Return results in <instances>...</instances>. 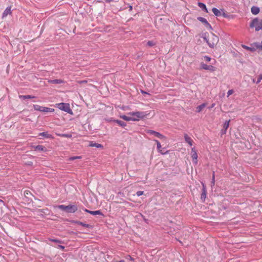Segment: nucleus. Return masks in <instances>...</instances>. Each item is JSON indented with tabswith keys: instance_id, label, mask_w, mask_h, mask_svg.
Listing matches in <instances>:
<instances>
[{
	"instance_id": "obj_1",
	"label": "nucleus",
	"mask_w": 262,
	"mask_h": 262,
	"mask_svg": "<svg viewBox=\"0 0 262 262\" xmlns=\"http://www.w3.org/2000/svg\"><path fill=\"white\" fill-rule=\"evenodd\" d=\"M58 208L61 209L62 211H64L67 213H74L77 209V206L75 205L70 204L68 206L64 205H60L57 206Z\"/></svg>"
},
{
	"instance_id": "obj_2",
	"label": "nucleus",
	"mask_w": 262,
	"mask_h": 262,
	"mask_svg": "<svg viewBox=\"0 0 262 262\" xmlns=\"http://www.w3.org/2000/svg\"><path fill=\"white\" fill-rule=\"evenodd\" d=\"M249 26L251 28H255L256 31L262 30V19L256 17L252 20Z\"/></svg>"
},
{
	"instance_id": "obj_3",
	"label": "nucleus",
	"mask_w": 262,
	"mask_h": 262,
	"mask_svg": "<svg viewBox=\"0 0 262 262\" xmlns=\"http://www.w3.org/2000/svg\"><path fill=\"white\" fill-rule=\"evenodd\" d=\"M209 39V41H207V44L211 48H213L219 41V37L213 33L211 34Z\"/></svg>"
},
{
	"instance_id": "obj_4",
	"label": "nucleus",
	"mask_w": 262,
	"mask_h": 262,
	"mask_svg": "<svg viewBox=\"0 0 262 262\" xmlns=\"http://www.w3.org/2000/svg\"><path fill=\"white\" fill-rule=\"evenodd\" d=\"M56 105L59 109L71 115L73 114V112L70 108V104L69 103L62 102L56 104Z\"/></svg>"
},
{
	"instance_id": "obj_5",
	"label": "nucleus",
	"mask_w": 262,
	"mask_h": 262,
	"mask_svg": "<svg viewBox=\"0 0 262 262\" xmlns=\"http://www.w3.org/2000/svg\"><path fill=\"white\" fill-rule=\"evenodd\" d=\"M33 107L35 110L38 111L42 112H53L54 111V109L52 108H49L47 107L40 106L37 104H34Z\"/></svg>"
},
{
	"instance_id": "obj_6",
	"label": "nucleus",
	"mask_w": 262,
	"mask_h": 262,
	"mask_svg": "<svg viewBox=\"0 0 262 262\" xmlns=\"http://www.w3.org/2000/svg\"><path fill=\"white\" fill-rule=\"evenodd\" d=\"M130 114L132 116H135L136 117V119H138V120H139V119L143 118L147 115L145 112H132L130 113Z\"/></svg>"
},
{
	"instance_id": "obj_7",
	"label": "nucleus",
	"mask_w": 262,
	"mask_h": 262,
	"mask_svg": "<svg viewBox=\"0 0 262 262\" xmlns=\"http://www.w3.org/2000/svg\"><path fill=\"white\" fill-rule=\"evenodd\" d=\"M147 133L149 134L150 135H153L155 137H157L159 138L160 139H163L165 138L164 136H163V135L161 134L159 132H156V131L153 130H148L147 131Z\"/></svg>"
},
{
	"instance_id": "obj_8",
	"label": "nucleus",
	"mask_w": 262,
	"mask_h": 262,
	"mask_svg": "<svg viewBox=\"0 0 262 262\" xmlns=\"http://www.w3.org/2000/svg\"><path fill=\"white\" fill-rule=\"evenodd\" d=\"M198 20H199L200 21L204 24L206 27L209 29L212 30V28L210 24L207 21V19L204 17H198L197 18Z\"/></svg>"
},
{
	"instance_id": "obj_9",
	"label": "nucleus",
	"mask_w": 262,
	"mask_h": 262,
	"mask_svg": "<svg viewBox=\"0 0 262 262\" xmlns=\"http://www.w3.org/2000/svg\"><path fill=\"white\" fill-rule=\"evenodd\" d=\"M201 67L202 69L206 70H209L210 71H214L215 70V68L211 65H207L205 63H204L203 62L201 64Z\"/></svg>"
},
{
	"instance_id": "obj_10",
	"label": "nucleus",
	"mask_w": 262,
	"mask_h": 262,
	"mask_svg": "<svg viewBox=\"0 0 262 262\" xmlns=\"http://www.w3.org/2000/svg\"><path fill=\"white\" fill-rule=\"evenodd\" d=\"M230 122V120H229L228 121H226L224 123L223 128L221 129V131L222 135H224L226 134L227 129L229 127Z\"/></svg>"
},
{
	"instance_id": "obj_11",
	"label": "nucleus",
	"mask_w": 262,
	"mask_h": 262,
	"mask_svg": "<svg viewBox=\"0 0 262 262\" xmlns=\"http://www.w3.org/2000/svg\"><path fill=\"white\" fill-rule=\"evenodd\" d=\"M191 157L192 159L193 162L194 163L196 164L198 162V155L196 151L195 150V148L194 147L191 149Z\"/></svg>"
},
{
	"instance_id": "obj_12",
	"label": "nucleus",
	"mask_w": 262,
	"mask_h": 262,
	"mask_svg": "<svg viewBox=\"0 0 262 262\" xmlns=\"http://www.w3.org/2000/svg\"><path fill=\"white\" fill-rule=\"evenodd\" d=\"M202 184L203 187H202V190L201 199L202 200H203V201H204L206 198L207 191H206V186H205V184L203 183H202Z\"/></svg>"
},
{
	"instance_id": "obj_13",
	"label": "nucleus",
	"mask_w": 262,
	"mask_h": 262,
	"mask_svg": "<svg viewBox=\"0 0 262 262\" xmlns=\"http://www.w3.org/2000/svg\"><path fill=\"white\" fill-rule=\"evenodd\" d=\"M71 222L73 223H74V224H78L79 225H81L84 227L88 228H91L92 227V226L90 224H87L84 223L82 222L78 221H74L73 220Z\"/></svg>"
},
{
	"instance_id": "obj_14",
	"label": "nucleus",
	"mask_w": 262,
	"mask_h": 262,
	"mask_svg": "<svg viewBox=\"0 0 262 262\" xmlns=\"http://www.w3.org/2000/svg\"><path fill=\"white\" fill-rule=\"evenodd\" d=\"M120 118L125 121H138V119H136V118H135V117H128L125 115L120 116Z\"/></svg>"
},
{
	"instance_id": "obj_15",
	"label": "nucleus",
	"mask_w": 262,
	"mask_h": 262,
	"mask_svg": "<svg viewBox=\"0 0 262 262\" xmlns=\"http://www.w3.org/2000/svg\"><path fill=\"white\" fill-rule=\"evenodd\" d=\"M11 7H8L5 10V11H4L3 15H2L3 18L6 17V16H7V15L8 14H11Z\"/></svg>"
},
{
	"instance_id": "obj_16",
	"label": "nucleus",
	"mask_w": 262,
	"mask_h": 262,
	"mask_svg": "<svg viewBox=\"0 0 262 262\" xmlns=\"http://www.w3.org/2000/svg\"><path fill=\"white\" fill-rule=\"evenodd\" d=\"M251 46H252V48L255 49V51L257 49H259L260 50H262V45L259 44L258 42H254L253 43L251 44Z\"/></svg>"
},
{
	"instance_id": "obj_17",
	"label": "nucleus",
	"mask_w": 262,
	"mask_h": 262,
	"mask_svg": "<svg viewBox=\"0 0 262 262\" xmlns=\"http://www.w3.org/2000/svg\"><path fill=\"white\" fill-rule=\"evenodd\" d=\"M259 8L256 6H253L251 8V13L254 15H257L259 12Z\"/></svg>"
},
{
	"instance_id": "obj_18",
	"label": "nucleus",
	"mask_w": 262,
	"mask_h": 262,
	"mask_svg": "<svg viewBox=\"0 0 262 262\" xmlns=\"http://www.w3.org/2000/svg\"><path fill=\"white\" fill-rule=\"evenodd\" d=\"M212 11L216 16L219 17L222 16V12L216 8H213Z\"/></svg>"
},
{
	"instance_id": "obj_19",
	"label": "nucleus",
	"mask_w": 262,
	"mask_h": 262,
	"mask_svg": "<svg viewBox=\"0 0 262 262\" xmlns=\"http://www.w3.org/2000/svg\"><path fill=\"white\" fill-rule=\"evenodd\" d=\"M184 138L185 141L188 143L190 146L192 145L193 140L191 139V138L189 137L187 134H185L184 135Z\"/></svg>"
},
{
	"instance_id": "obj_20",
	"label": "nucleus",
	"mask_w": 262,
	"mask_h": 262,
	"mask_svg": "<svg viewBox=\"0 0 262 262\" xmlns=\"http://www.w3.org/2000/svg\"><path fill=\"white\" fill-rule=\"evenodd\" d=\"M198 6L200 8H201L203 11H205L206 13L208 12L207 8L206 5L204 3H201V2H199L198 3Z\"/></svg>"
},
{
	"instance_id": "obj_21",
	"label": "nucleus",
	"mask_w": 262,
	"mask_h": 262,
	"mask_svg": "<svg viewBox=\"0 0 262 262\" xmlns=\"http://www.w3.org/2000/svg\"><path fill=\"white\" fill-rule=\"evenodd\" d=\"M154 141L157 143V147L159 151L163 155L165 154L166 152L162 151V150H161L160 149L161 148V146L159 141L157 140H155Z\"/></svg>"
},
{
	"instance_id": "obj_22",
	"label": "nucleus",
	"mask_w": 262,
	"mask_h": 262,
	"mask_svg": "<svg viewBox=\"0 0 262 262\" xmlns=\"http://www.w3.org/2000/svg\"><path fill=\"white\" fill-rule=\"evenodd\" d=\"M34 149L35 150L38 151H46V148L45 146L40 145H38L35 146Z\"/></svg>"
},
{
	"instance_id": "obj_23",
	"label": "nucleus",
	"mask_w": 262,
	"mask_h": 262,
	"mask_svg": "<svg viewBox=\"0 0 262 262\" xmlns=\"http://www.w3.org/2000/svg\"><path fill=\"white\" fill-rule=\"evenodd\" d=\"M36 97L32 95H19V98L21 99L35 98Z\"/></svg>"
},
{
	"instance_id": "obj_24",
	"label": "nucleus",
	"mask_w": 262,
	"mask_h": 262,
	"mask_svg": "<svg viewBox=\"0 0 262 262\" xmlns=\"http://www.w3.org/2000/svg\"><path fill=\"white\" fill-rule=\"evenodd\" d=\"M39 136L44 137L46 138H52V136L47 132H42L39 134Z\"/></svg>"
},
{
	"instance_id": "obj_25",
	"label": "nucleus",
	"mask_w": 262,
	"mask_h": 262,
	"mask_svg": "<svg viewBox=\"0 0 262 262\" xmlns=\"http://www.w3.org/2000/svg\"><path fill=\"white\" fill-rule=\"evenodd\" d=\"M90 146L91 147H95L97 148H103V145L101 144L94 143L93 142H91L90 143Z\"/></svg>"
},
{
	"instance_id": "obj_26",
	"label": "nucleus",
	"mask_w": 262,
	"mask_h": 262,
	"mask_svg": "<svg viewBox=\"0 0 262 262\" xmlns=\"http://www.w3.org/2000/svg\"><path fill=\"white\" fill-rule=\"evenodd\" d=\"M205 103H202V104L198 106L196 108V112L197 113H200L202 111V110L205 107Z\"/></svg>"
},
{
	"instance_id": "obj_27",
	"label": "nucleus",
	"mask_w": 262,
	"mask_h": 262,
	"mask_svg": "<svg viewBox=\"0 0 262 262\" xmlns=\"http://www.w3.org/2000/svg\"><path fill=\"white\" fill-rule=\"evenodd\" d=\"M116 123H117L122 127H124L126 125V123L125 122L119 120H116Z\"/></svg>"
},
{
	"instance_id": "obj_28",
	"label": "nucleus",
	"mask_w": 262,
	"mask_h": 262,
	"mask_svg": "<svg viewBox=\"0 0 262 262\" xmlns=\"http://www.w3.org/2000/svg\"><path fill=\"white\" fill-rule=\"evenodd\" d=\"M90 214L94 215H99L103 216L102 212L100 210L92 211L91 212H90Z\"/></svg>"
},
{
	"instance_id": "obj_29",
	"label": "nucleus",
	"mask_w": 262,
	"mask_h": 262,
	"mask_svg": "<svg viewBox=\"0 0 262 262\" xmlns=\"http://www.w3.org/2000/svg\"><path fill=\"white\" fill-rule=\"evenodd\" d=\"M49 82L51 83H53V84H61V83H63V81L61 79L51 80Z\"/></svg>"
},
{
	"instance_id": "obj_30",
	"label": "nucleus",
	"mask_w": 262,
	"mask_h": 262,
	"mask_svg": "<svg viewBox=\"0 0 262 262\" xmlns=\"http://www.w3.org/2000/svg\"><path fill=\"white\" fill-rule=\"evenodd\" d=\"M242 47L245 49H246L248 51H250L251 52H254L255 51V49L254 48H252V46H251V47H248L246 45H242Z\"/></svg>"
},
{
	"instance_id": "obj_31",
	"label": "nucleus",
	"mask_w": 262,
	"mask_h": 262,
	"mask_svg": "<svg viewBox=\"0 0 262 262\" xmlns=\"http://www.w3.org/2000/svg\"><path fill=\"white\" fill-rule=\"evenodd\" d=\"M81 158V157L80 156H74V157H71L69 158V160L70 161H73L76 159H80Z\"/></svg>"
},
{
	"instance_id": "obj_32",
	"label": "nucleus",
	"mask_w": 262,
	"mask_h": 262,
	"mask_svg": "<svg viewBox=\"0 0 262 262\" xmlns=\"http://www.w3.org/2000/svg\"><path fill=\"white\" fill-rule=\"evenodd\" d=\"M155 45V42L153 41L149 40L147 42V45L149 47H152Z\"/></svg>"
},
{
	"instance_id": "obj_33",
	"label": "nucleus",
	"mask_w": 262,
	"mask_h": 262,
	"mask_svg": "<svg viewBox=\"0 0 262 262\" xmlns=\"http://www.w3.org/2000/svg\"><path fill=\"white\" fill-rule=\"evenodd\" d=\"M262 80V73L260 74L258 77V78H257V80H256V84H258L259 83L261 80Z\"/></svg>"
},
{
	"instance_id": "obj_34",
	"label": "nucleus",
	"mask_w": 262,
	"mask_h": 262,
	"mask_svg": "<svg viewBox=\"0 0 262 262\" xmlns=\"http://www.w3.org/2000/svg\"><path fill=\"white\" fill-rule=\"evenodd\" d=\"M221 11L223 12H222V16H223L225 18H227L228 17V14L224 12V9H221Z\"/></svg>"
},
{
	"instance_id": "obj_35",
	"label": "nucleus",
	"mask_w": 262,
	"mask_h": 262,
	"mask_svg": "<svg viewBox=\"0 0 262 262\" xmlns=\"http://www.w3.org/2000/svg\"><path fill=\"white\" fill-rule=\"evenodd\" d=\"M24 194H25V196L26 197H27V198H28V197H29V196L30 195H31V192H30L29 191H28V190H26V191H25V192H24Z\"/></svg>"
},
{
	"instance_id": "obj_36",
	"label": "nucleus",
	"mask_w": 262,
	"mask_h": 262,
	"mask_svg": "<svg viewBox=\"0 0 262 262\" xmlns=\"http://www.w3.org/2000/svg\"><path fill=\"white\" fill-rule=\"evenodd\" d=\"M144 191H138L137 192L136 194L138 196H140L143 194Z\"/></svg>"
},
{
	"instance_id": "obj_37",
	"label": "nucleus",
	"mask_w": 262,
	"mask_h": 262,
	"mask_svg": "<svg viewBox=\"0 0 262 262\" xmlns=\"http://www.w3.org/2000/svg\"><path fill=\"white\" fill-rule=\"evenodd\" d=\"M204 58L205 61L207 62H209L211 60V58L208 56H205Z\"/></svg>"
},
{
	"instance_id": "obj_38",
	"label": "nucleus",
	"mask_w": 262,
	"mask_h": 262,
	"mask_svg": "<svg viewBox=\"0 0 262 262\" xmlns=\"http://www.w3.org/2000/svg\"><path fill=\"white\" fill-rule=\"evenodd\" d=\"M233 93V90H229L227 92L228 96L231 95Z\"/></svg>"
},
{
	"instance_id": "obj_39",
	"label": "nucleus",
	"mask_w": 262,
	"mask_h": 262,
	"mask_svg": "<svg viewBox=\"0 0 262 262\" xmlns=\"http://www.w3.org/2000/svg\"><path fill=\"white\" fill-rule=\"evenodd\" d=\"M62 137L71 138L72 137V135L70 134H63Z\"/></svg>"
},
{
	"instance_id": "obj_40",
	"label": "nucleus",
	"mask_w": 262,
	"mask_h": 262,
	"mask_svg": "<svg viewBox=\"0 0 262 262\" xmlns=\"http://www.w3.org/2000/svg\"><path fill=\"white\" fill-rule=\"evenodd\" d=\"M141 93L142 94H147V95H150L148 93L144 91V90H141Z\"/></svg>"
},
{
	"instance_id": "obj_41",
	"label": "nucleus",
	"mask_w": 262,
	"mask_h": 262,
	"mask_svg": "<svg viewBox=\"0 0 262 262\" xmlns=\"http://www.w3.org/2000/svg\"><path fill=\"white\" fill-rule=\"evenodd\" d=\"M52 241L54 242L57 243H60V241L59 240H58V239H52Z\"/></svg>"
},
{
	"instance_id": "obj_42",
	"label": "nucleus",
	"mask_w": 262,
	"mask_h": 262,
	"mask_svg": "<svg viewBox=\"0 0 262 262\" xmlns=\"http://www.w3.org/2000/svg\"><path fill=\"white\" fill-rule=\"evenodd\" d=\"M86 82H87L86 80H81V81H79V83H86Z\"/></svg>"
},
{
	"instance_id": "obj_43",
	"label": "nucleus",
	"mask_w": 262,
	"mask_h": 262,
	"mask_svg": "<svg viewBox=\"0 0 262 262\" xmlns=\"http://www.w3.org/2000/svg\"><path fill=\"white\" fill-rule=\"evenodd\" d=\"M84 211L85 212H88V213H90V212H91V211H90L89 210H88L87 209H84Z\"/></svg>"
},
{
	"instance_id": "obj_44",
	"label": "nucleus",
	"mask_w": 262,
	"mask_h": 262,
	"mask_svg": "<svg viewBox=\"0 0 262 262\" xmlns=\"http://www.w3.org/2000/svg\"><path fill=\"white\" fill-rule=\"evenodd\" d=\"M214 175H213L212 179V183L214 184Z\"/></svg>"
},
{
	"instance_id": "obj_45",
	"label": "nucleus",
	"mask_w": 262,
	"mask_h": 262,
	"mask_svg": "<svg viewBox=\"0 0 262 262\" xmlns=\"http://www.w3.org/2000/svg\"><path fill=\"white\" fill-rule=\"evenodd\" d=\"M203 38H204V40H205V41H206V42L207 43V41H209V40H210V39H209V38L207 39V38L206 37H204Z\"/></svg>"
},
{
	"instance_id": "obj_46",
	"label": "nucleus",
	"mask_w": 262,
	"mask_h": 262,
	"mask_svg": "<svg viewBox=\"0 0 262 262\" xmlns=\"http://www.w3.org/2000/svg\"><path fill=\"white\" fill-rule=\"evenodd\" d=\"M128 257H129V259L130 260H134V258L132 257L130 255H128Z\"/></svg>"
},
{
	"instance_id": "obj_47",
	"label": "nucleus",
	"mask_w": 262,
	"mask_h": 262,
	"mask_svg": "<svg viewBox=\"0 0 262 262\" xmlns=\"http://www.w3.org/2000/svg\"><path fill=\"white\" fill-rule=\"evenodd\" d=\"M129 10H132L133 9V7L132 6H129Z\"/></svg>"
},
{
	"instance_id": "obj_48",
	"label": "nucleus",
	"mask_w": 262,
	"mask_h": 262,
	"mask_svg": "<svg viewBox=\"0 0 262 262\" xmlns=\"http://www.w3.org/2000/svg\"><path fill=\"white\" fill-rule=\"evenodd\" d=\"M252 82H253V83H256V81L255 80V79H252Z\"/></svg>"
},
{
	"instance_id": "obj_49",
	"label": "nucleus",
	"mask_w": 262,
	"mask_h": 262,
	"mask_svg": "<svg viewBox=\"0 0 262 262\" xmlns=\"http://www.w3.org/2000/svg\"><path fill=\"white\" fill-rule=\"evenodd\" d=\"M60 248L62 249H63L64 248V247L63 246H59Z\"/></svg>"
},
{
	"instance_id": "obj_50",
	"label": "nucleus",
	"mask_w": 262,
	"mask_h": 262,
	"mask_svg": "<svg viewBox=\"0 0 262 262\" xmlns=\"http://www.w3.org/2000/svg\"><path fill=\"white\" fill-rule=\"evenodd\" d=\"M105 1L106 2H112L113 0H105Z\"/></svg>"
},
{
	"instance_id": "obj_51",
	"label": "nucleus",
	"mask_w": 262,
	"mask_h": 262,
	"mask_svg": "<svg viewBox=\"0 0 262 262\" xmlns=\"http://www.w3.org/2000/svg\"><path fill=\"white\" fill-rule=\"evenodd\" d=\"M116 262H125V261L124 260H121L116 261Z\"/></svg>"
},
{
	"instance_id": "obj_52",
	"label": "nucleus",
	"mask_w": 262,
	"mask_h": 262,
	"mask_svg": "<svg viewBox=\"0 0 262 262\" xmlns=\"http://www.w3.org/2000/svg\"><path fill=\"white\" fill-rule=\"evenodd\" d=\"M162 151L166 152V153L168 152L167 151H165V148H163L162 150H161Z\"/></svg>"
},
{
	"instance_id": "obj_53",
	"label": "nucleus",
	"mask_w": 262,
	"mask_h": 262,
	"mask_svg": "<svg viewBox=\"0 0 262 262\" xmlns=\"http://www.w3.org/2000/svg\"><path fill=\"white\" fill-rule=\"evenodd\" d=\"M0 203H2L3 204H4V202L3 200H2L1 199H0Z\"/></svg>"
},
{
	"instance_id": "obj_54",
	"label": "nucleus",
	"mask_w": 262,
	"mask_h": 262,
	"mask_svg": "<svg viewBox=\"0 0 262 262\" xmlns=\"http://www.w3.org/2000/svg\"><path fill=\"white\" fill-rule=\"evenodd\" d=\"M29 165H32V162H30V163L28 164Z\"/></svg>"
},
{
	"instance_id": "obj_55",
	"label": "nucleus",
	"mask_w": 262,
	"mask_h": 262,
	"mask_svg": "<svg viewBox=\"0 0 262 262\" xmlns=\"http://www.w3.org/2000/svg\"><path fill=\"white\" fill-rule=\"evenodd\" d=\"M261 45H262V40H261Z\"/></svg>"
}]
</instances>
